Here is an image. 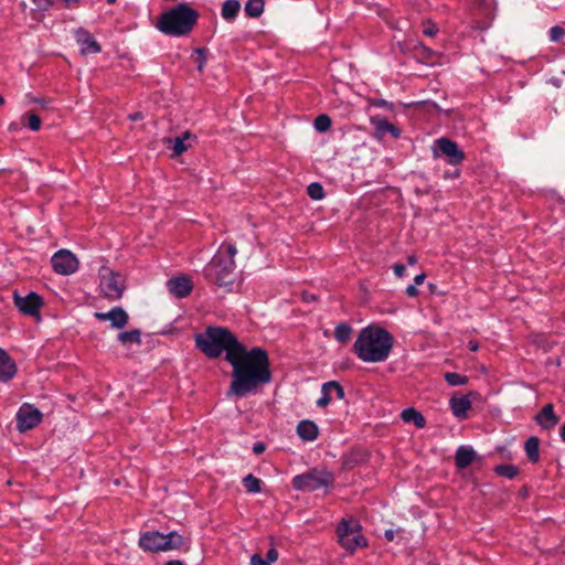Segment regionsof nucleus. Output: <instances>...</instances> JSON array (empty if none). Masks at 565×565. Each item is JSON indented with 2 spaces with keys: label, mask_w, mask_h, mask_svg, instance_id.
<instances>
[{
  "label": "nucleus",
  "mask_w": 565,
  "mask_h": 565,
  "mask_svg": "<svg viewBox=\"0 0 565 565\" xmlns=\"http://www.w3.org/2000/svg\"><path fill=\"white\" fill-rule=\"evenodd\" d=\"M241 10L238 0H226L222 6V17L226 21L234 20Z\"/></svg>",
  "instance_id": "obj_25"
},
{
  "label": "nucleus",
  "mask_w": 565,
  "mask_h": 565,
  "mask_svg": "<svg viewBox=\"0 0 565 565\" xmlns=\"http://www.w3.org/2000/svg\"><path fill=\"white\" fill-rule=\"evenodd\" d=\"M364 459V455L359 451H353L343 458V467L345 469L354 468L359 462Z\"/></svg>",
  "instance_id": "obj_32"
},
{
  "label": "nucleus",
  "mask_w": 565,
  "mask_h": 565,
  "mask_svg": "<svg viewBox=\"0 0 565 565\" xmlns=\"http://www.w3.org/2000/svg\"><path fill=\"white\" fill-rule=\"evenodd\" d=\"M499 476L513 479L519 475V468L514 465H499L494 468Z\"/></svg>",
  "instance_id": "obj_30"
},
{
  "label": "nucleus",
  "mask_w": 565,
  "mask_h": 565,
  "mask_svg": "<svg viewBox=\"0 0 565 565\" xmlns=\"http://www.w3.org/2000/svg\"><path fill=\"white\" fill-rule=\"evenodd\" d=\"M426 278L425 274H419L414 278L415 285H422Z\"/></svg>",
  "instance_id": "obj_45"
},
{
  "label": "nucleus",
  "mask_w": 565,
  "mask_h": 565,
  "mask_svg": "<svg viewBox=\"0 0 565 565\" xmlns=\"http://www.w3.org/2000/svg\"><path fill=\"white\" fill-rule=\"evenodd\" d=\"M468 347L471 351L476 352L479 348L478 343L476 341H469Z\"/></svg>",
  "instance_id": "obj_48"
},
{
  "label": "nucleus",
  "mask_w": 565,
  "mask_h": 565,
  "mask_svg": "<svg viewBox=\"0 0 565 565\" xmlns=\"http://www.w3.org/2000/svg\"><path fill=\"white\" fill-rule=\"evenodd\" d=\"M445 380L451 386L466 385L468 383L467 376L460 375L459 373H455V372L446 373Z\"/></svg>",
  "instance_id": "obj_33"
},
{
  "label": "nucleus",
  "mask_w": 565,
  "mask_h": 565,
  "mask_svg": "<svg viewBox=\"0 0 565 565\" xmlns=\"http://www.w3.org/2000/svg\"><path fill=\"white\" fill-rule=\"evenodd\" d=\"M142 118H143V116H142L141 113H134V114L129 115V119L132 120V121H137V120H140Z\"/></svg>",
  "instance_id": "obj_47"
},
{
  "label": "nucleus",
  "mask_w": 565,
  "mask_h": 565,
  "mask_svg": "<svg viewBox=\"0 0 565 565\" xmlns=\"http://www.w3.org/2000/svg\"><path fill=\"white\" fill-rule=\"evenodd\" d=\"M17 373V365L9 354L0 348V381L8 382Z\"/></svg>",
  "instance_id": "obj_17"
},
{
  "label": "nucleus",
  "mask_w": 565,
  "mask_h": 565,
  "mask_svg": "<svg viewBox=\"0 0 565 565\" xmlns=\"http://www.w3.org/2000/svg\"><path fill=\"white\" fill-rule=\"evenodd\" d=\"M94 317L99 321H110L116 329L125 328L129 320L128 313L121 307H115L108 312H95Z\"/></svg>",
  "instance_id": "obj_13"
},
{
  "label": "nucleus",
  "mask_w": 565,
  "mask_h": 565,
  "mask_svg": "<svg viewBox=\"0 0 565 565\" xmlns=\"http://www.w3.org/2000/svg\"><path fill=\"white\" fill-rule=\"evenodd\" d=\"M243 486L245 487L247 492L258 493L260 492V480L254 477L252 473L247 475L243 479Z\"/></svg>",
  "instance_id": "obj_31"
},
{
  "label": "nucleus",
  "mask_w": 565,
  "mask_h": 565,
  "mask_svg": "<svg viewBox=\"0 0 565 565\" xmlns=\"http://www.w3.org/2000/svg\"><path fill=\"white\" fill-rule=\"evenodd\" d=\"M118 340L122 344H128V343L140 344L141 343V332L138 329L125 331V332H121L118 334Z\"/></svg>",
  "instance_id": "obj_28"
},
{
  "label": "nucleus",
  "mask_w": 565,
  "mask_h": 565,
  "mask_svg": "<svg viewBox=\"0 0 565 565\" xmlns=\"http://www.w3.org/2000/svg\"><path fill=\"white\" fill-rule=\"evenodd\" d=\"M184 539L178 532L162 534L158 531L146 532L139 539V546L146 552H164L180 548Z\"/></svg>",
  "instance_id": "obj_5"
},
{
  "label": "nucleus",
  "mask_w": 565,
  "mask_h": 565,
  "mask_svg": "<svg viewBox=\"0 0 565 565\" xmlns=\"http://www.w3.org/2000/svg\"><path fill=\"white\" fill-rule=\"evenodd\" d=\"M237 250L234 245L221 247L204 269L205 278L218 287L231 290L235 282L234 256Z\"/></svg>",
  "instance_id": "obj_3"
},
{
  "label": "nucleus",
  "mask_w": 565,
  "mask_h": 565,
  "mask_svg": "<svg viewBox=\"0 0 565 565\" xmlns=\"http://www.w3.org/2000/svg\"><path fill=\"white\" fill-rule=\"evenodd\" d=\"M331 126V119L327 115H320L315 120V128L318 131H327Z\"/></svg>",
  "instance_id": "obj_35"
},
{
  "label": "nucleus",
  "mask_w": 565,
  "mask_h": 565,
  "mask_svg": "<svg viewBox=\"0 0 565 565\" xmlns=\"http://www.w3.org/2000/svg\"><path fill=\"white\" fill-rule=\"evenodd\" d=\"M535 420L543 429L550 430L558 424L559 417L555 414L553 404L550 403L537 413Z\"/></svg>",
  "instance_id": "obj_15"
},
{
  "label": "nucleus",
  "mask_w": 565,
  "mask_h": 565,
  "mask_svg": "<svg viewBox=\"0 0 565 565\" xmlns=\"http://www.w3.org/2000/svg\"><path fill=\"white\" fill-rule=\"evenodd\" d=\"M167 288L170 294L177 298L189 296L193 289L192 281L186 276H180L167 281Z\"/></svg>",
  "instance_id": "obj_14"
},
{
  "label": "nucleus",
  "mask_w": 565,
  "mask_h": 565,
  "mask_svg": "<svg viewBox=\"0 0 565 565\" xmlns=\"http://www.w3.org/2000/svg\"><path fill=\"white\" fill-rule=\"evenodd\" d=\"M559 435L562 440L565 443V424L561 427Z\"/></svg>",
  "instance_id": "obj_51"
},
{
  "label": "nucleus",
  "mask_w": 565,
  "mask_h": 565,
  "mask_svg": "<svg viewBox=\"0 0 565 565\" xmlns=\"http://www.w3.org/2000/svg\"><path fill=\"white\" fill-rule=\"evenodd\" d=\"M39 11L45 12L54 6V0H32Z\"/></svg>",
  "instance_id": "obj_39"
},
{
  "label": "nucleus",
  "mask_w": 565,
  "mask_h": 565,
  "mask_svg": "<svg viewBox=\"0 0 565 565\" xmlns=\"http://www.w3.org/2000/svg\"><path fill=\"white\" fill-rule=\"evenodd\" d=\"M401 418L405 423H413L417 428H424L426 425L425 417L419 412L412 407L405 408L401 413Z\"/></svg>",
  "instance_id": "obj_24"
},
{
  "label": "nucleus",
  "mask_w": 565,
  "mask_h": 565,
  "mask_svg": "<svg viewBox=\"0 0 565 565\" xmlns=\"http://www.w3.org/2000/svg\"><path fill=\"white\" fill-rule=\"evenodd\" d=\"M164 565H183V563L179 559H173V561L167 562Z\"/></svg>",
  "instance_id": "obj_50"
},
{
  "label": "nucleus",
  "mask_w": 565,
  "mask_h": 565,
  "mask_svg": "<svg viewBox=\"0 0 565 565\" xmlns=\"http://www.w3.org/2000/svg\"><path fill=\"white\" fill-rule=\"evenodd\" d=\"M332 391L339 399L344 397L343 387L335 381L327 382L322 385V396L317 401L319 407H326L332 399Z\"/></svg>",
  "instance_id": "obj_16"
},
{
  "label": "nucleus",
  "mask_w": 565,
  "mask_h": 565,
  "mask_svg": "<svg viewBox=\"0 0 565 565\" xmlns=\"http://www.w3.org/2000/svg\"><path fill=\"white\" fill-rule=\"evenodd\" d=\"M41 420V412L30 404H23L17 413V428L21 433L34 428Z\"/></svg>",
  "instance_id": "obj_12"
},
{
  "label": "nucleus",
  "mask_w": 565,
  "mask_h": 565,
  "mask_svg": "<svg viewBox=\"0 0 565 565\" xmlns=\"http://www.w3.org/2000/svg\"><path fill=\"white\" fill-rule=\"evenodd\" d=\"M393 343V335L385 329L366 327L360 331L353 351L364 362H383L388 358Z\"/></svg>",
  "instance_id": "obj_2"
},
{
  "label": "nucleus",
  "mask_w": 565,
  "mask_h": 565,
  "mask_svg": "<svg viewBox=\"0 0 565 565\" xmlns=\"http://www.w3.org/2000/svg\"><path fill=\"white\" fill-rule=\"evenodd\" d=\"M393 270L397 277H402L405 273V266L402 264H396L394 265Z\"/></svg>",
  "instance_id": "obj_43"
},
{
  "label": "nucleus",
  "mask_w": 565,
  "mask_h": 565,
  "mask_svg": "<svg viewBox=\"0 0 565 565\" xmlns=\"http://www.w3.org/2000/svg\"><path fill=\"white\" fill-rule=\"evenodd\" d=\"M423 33L426 35V36H434L437 34L438 32V28L436 26V24L430 21V20H427L423 23Z\"/></svg>",
  "instance_id": "obj_38"
},
{
  "label": "nucleus",
  "mask_w": 565,
  "mask_h": 565,
  "mask_svg": "<svg viewBox=\"0 0 565 565\" xmlns=\"http://www.w3.org/2000/svg\"><path fill=\"white\" fill-rule=\"evenodd\" d=\"M526 456L531 462H537L540 459V439L537 437H530L524 446Z\"/></svg>",
  "instance_id": "obj_26"
},
{
  "label": "nucleus",
  "mask_w": 565,
  "mask_h": 565,
  "mask_svg": "<svg viewBox=\"0 0 565 565\" xmlns=\"http://www.w3.org/2000/svg\"><path fill=\"white\" fill-rule=\"evenodd\" d=\"M565 36V29L559 25H554L550 30V40L552 42H561Z\"/></svg>",
  "instance_id": "obj_37"
},
{
  "label": "nucleus",
  "mask_w": 565,
  "mask_h": 565,
  "mask_svg": "<svg viewBox=\"0 0 565 565\" xmlns=\"http://www.w3.org/2000/svg\"><path fill=\"white\" fill-rule=\"evenodd\" d=\"M298 436L305 441H313L318 438V426L311 420H301L297 426Z\"/></svg>",
  "instance_id": "obj_20"
},
{
  "label": "nucleus",
  "mask_w": 565,
  "mask_h": 565,
  "mask_svg": "<svg viewBox=\"0 0 565 565\" xmlns=\"http://www.w3.org/2000/svg\"><path fill=\"white\" fill-rule=\"evenodd\" d=\"M477 457L471 447L460 446L455 456L456 466L460 469L467 468Z\"/></svg>",
  "instance_id": "obj_21"
},
{
  "label": "nucleus",
  "mask_w": 565,
  "mask_h": 565,
  "mask_svg": "<svg viewBox=\"0 0 565 565\" xmlns=\"http://www.w3.org/2000/svg\"><path fill=\"white\" fill-rule=\"evenodd\" d=\"M452 414L458 418H466L467 412L471 408L469 396H452L450 398Z\"/></svg>",
  "instance_id": "obj_19"
},
{
  "label": "nucleus",
  "mask_w": 565,
  "mask_h": 565,
  "mask_svg": "<svg viewBox=\"0 0 565 565\" xmlns=\"http://www.w3.org/2000/svg\"><path fill=\"white\" fill-rule=\"evenodd\" d=\"M195 54L198 55L196 58H195V62L198 64V70L200 72H202L203 67L205 65V62H206L205 50L204 49H196L195 50Z\"/></svg>",
  "instance_id": "obj_40"
},
{
  "label": "nucleus",
  "mask_w": 565,
  "mask_h": 565,
  "mask_svg": "<svg viewBox=\"0 0 565 565\" xmlns=\"http://www.w3.org/2000/svg\"><path fill=\"white\" fill-rule=\"evenodd\" d=\"M433 157H444L449 164L457 166L465 159V152L458 147V145L445 137L435 140L431 147Z\"/></svg>",
  "instance_id": "obj_9"
},
{
  "label": "nucleus",
  "mask_w": 565,
  "mask_h": 565,
  "mask_svg": "<svg viewBox=\"0 0 565 565\" xmlns=\"http://www.w3.org/2000/svg\"><path fill=\"white\" fill-rule=\"evenodd\" d=\"M52 267L60 275H71L78 268V260L67 249H60L51 258Z\"/></svg>",
  "instance_id": "obj_10"
},
{
  "label": "nucleus",
  "mask_w": 565,
  "mask_h": 565,
  "mask_svg": "<svg viewBox=\"0 0 565 565\" xmlns=\"http://www.w3.org/2000/svg\"><path fill=\"white\" fill-rule=\"evenodd\" d=\"M26 119H28V127L32 130V131H38L40 130L41 128V118L34 114V113H28L25 115Z\"/></svg>",
  "instance_id": "obj_36"
},
{
  "label": "nucleus",
  "mask_w": 565,
  "mask_h": 565,
  "mask_svg": "<svg viewBox=\"0 0 565 565\" xmlns=\"http://www.w3.org/2000/svg\"><path fill=\"white\" fill-rule=\"evenodd\" d=\"M4 104V99L3 97L0 95V105H3Z\"/></svg>",
  "instance_id": "obj_52"
},
{
  "label": "nucleus",
  "mask_w": 565,
  "mask_h": 565,
  "mask_svg": "<svg viewBox=\"0 0 565 565\" xmlns=\"http://www.w3.org/2000/svg\"><path fill=\"white\" fill-rule=\"evenodd\" d=\"M264 6L263 0H248L244 10L249 18H258L264 12Z\"/></svg>",
  "instance_id": "obj_27"
},
{
  "label": "nucleus",
  "mask_w": 565,
  "mask_h": 565,
  "mask_svg": "<svg viewBox=\"0 0 565 565\" xmlns=\"http://www.w3.org/2000/svg\"><path fill=\"white\" fill-rule=\"evenodd\" d=\"M266 447H265V444L264 443H256L254 444L253 446V451L254 454L256 455H260L265 451Z\"/></svg>",
  "instance_id": "obj_42"
},
{
  "label": "nucleus",
  "mask_w": 565,
  "mask_h": 565,
  "mask_svg": "<svg viewBox=\"0 0 565 565\" xmlns=\"http://www.w3.org/2000/svg\"><path fill=\"white\" fill-rule=\"evenodd\" d=\"M416 262H417V258H416V256H415V255H409V256L407 257V263H408L409 265H415V264H416Z\"/></svg>",
  "instance_id": "obj_49"
},
{
  "label": "nucleus",
  "mask_w": 565,
  "mask_h": 565,
  "mask_svg": "<svg viewBox=\"0 0 565 565\" xmlns=\"http://www.w3.org/2000/svg\"><path fill=\"white\" fill-rule=\"evenodd\" d=\"M76 41L78 44L82 45L83 53L92 52V53H99L100 52V45L96 42V40L92 36V34L84 30L78 29L76 31Z\"/></svg>",
  "instance_id": "obj_18"
},
{
  "label": "nucleus",
  "mask_w": 565,
  "mask_h": 565,
  "mask_svg": "<svg viewBox=\"0 0 565 565\" xmlns=\"http://www.w3.org/2000/svg\"><path fill=\"white\" fill-rule=\"evenodd\" d=\"M373 122L375 125L374 135L379 139L383 138L386 134H391L394 138L401 136V130L385 119H376Z\"/></svg>",
  "instance_id": "obj_22"
},
{
  "label": "nucleus",
  "mask_w": 565,
  "mask_h": 565,
  "mask_svg": "<svg viewBox=\"0 0 565 565\" xmlns=\"http://www.w3.org/2000/svg\"><path fill=\"white\" fill-rule=\"evenodd\" d=\"M339 543L349 552H354L360 546H365L366 541L361 534V526L354 520H342L337 529Z\"/></svg>",
  "instance_id": "obj_7"
},
{
  "label": "nucleus",
  "mask_w": 565,
  "mask_h": 565,
  "mask_svg": "<svg viewBox=\"0 0 565 565\" xmlns=\"http://www.w3.org/2000/svg\"><path fill=\"white\" fill-rule=\"evenodd\" d=\"M199 19V12L186 3H180L161 14L158 29L168 35L182 36L189 34Z\"/></svg>",
  "instance_id": "obj_4"
},
{
  "label": "nucleus",
  "mask_w": 565,
  "mask_h": 565,
  "mask_svg": "<svg viewBox=\"0 0 565 565\" xmlns=\"http://www.w3.org/2000/svg\"><path fill=\"white\" fill-rule=\"evenodd\" d=\"M195 344L210 359H216L225 351V360L233 366L227 396L244 397L271 380L267 352L258 347L247 351L226 328H206L195 337Z\"/></svg>",
  "instance_id": "obj_1"
},
{
  "label": "nucleus",
  "mask_w": 565,
  "mask_h": 565,
  "mask_svg": "<svg viewBox=\"0 0 565 565\" xmlns=\"http://www.w3.org/2000/svg\"><path fill=\"white\" fill-rule=\"evenodd\" d=\"M384 536L387 541H393L395 537V532L393 530H386Z\"/></svg>",
  "instance_id": "obj_46"
},
{
  "label": "nucleus",
  "mask_w": 565,
  "mask_h": 565,
  "mask_svg": "<svg viewBox=\"0 0 565 565\" xmlns=\"http://www.w3.org/2000/svg\"><path fill=\"white\" fill-rule=\"evenodd\" d=\"M100 289L105 297L111 300H118L122 297L125 290V277L114 271L108 266H102L99 269Z\"/></svg>",
  "instance_id": "obj_8"
},
{
  "label": "nucleus",
  "mask_w": 565,
  "mask_h": 565,
  "mask_svg": "<svg viewBox=\"0 0 565 565\" xmlns=\"http://www.w3.org/2000/svg\"><path fill=\"white\" fill-rule=\"evenodd\" d=\"M333 475L327 470L312 469L292 479V487L300 491H316L332 486Z\"/></svg>",
  "instance_id": "obj_6"
},
{
  "label": "nucleus",
  "mask_w": 565,
  "mask_h": 565,
  "mask_svg": "<svg viewBox=\"0 0 565 565\" xmlns=\"http://www.w3.org/2000/svg\"><path fill=\"white\" fill-rule=\"evenodd\" d=\"M352 333V328L347 323H340L334 330V337L340 343L349 341Z\"/></svg>",
  "instance_id": "obj_29"
},
{
  "label": "nucleus",
  "mask_w": 565,
  "mask_h": 565,
  "mask_svg": "<svg viewBox=\"0 0 565 565\" xmlns=\"http://www.w3.org/2000/svg\"><path fill=\"white\" fill-rule=\"evenodd\" d=\"M193 136L190 131H184L181 136L171 139H166V142L172 143L173 157H179L185 152L191 146L185 145V141L191 139Z\"/></svg>",
  "instance_id": "obj_23"
},
{
  "label": "nucleus",
  "mask_w": 565,
  "mask_h": 565,
  "mask_svg": "<svg viewBox=\"0 0 565 565\" xmlns=\"http://www.w3.org/2000/svg\"><path fill=\"white\" fill-rule=\"evenodd\" d=\"M13 301L21 312L32 317H39V310L44 305L42 297L36 292H30L23 297L18 291H14Z\"/></svg>",
  "instance_id": "obj_11"
},
{
  "label": "nucleus",
  "mask_w": 565,
  "mask_h": 565,
  "mask_svg": "<svg viewBox=\"0 0 565 565\" xmlns=\"http://www.w3.org/2000/svg\"><path fill=\"white\" fill-rule=\"evenodd\" d=\"M406 295L408 297H416L418 295V290H417L416 286L415 285H409L406 288Z\"/></svg>",
  "instance_id": "obj_44"
},
{
  "label": "nucleus",
  "mask_w": 565,
  "mask_h": 565,
  "mask_svg": "<svg viewBox=\"0 0 565 565\" xmlns=\"http://www.w3.org/2000/svg\"><path fill=\"white\" fill-rule=\"evenodd\" d=\"M307 193L313 200H321L324 196L323 188L318 182L309 184L307 188Z\"/></svg>",
  "instance_id": "obj_34"
},
{
  "label": "nucleus",
  "mask_w": 565,
  "mask_h": 565,
  "mask_svg": "<svg viewBox=\"0 0 565 565\" xmlns=\"http://www.w3.org/2000/svg\"><path fill=\"white\" fill-rule=\"evenodd\" d=\"M278 558V552L276 548H270L268 552H267V555H266V562H269V565H271V563L276 562Z\"/></svg>",
  "instance_id": "obj_41"
}]
</instances>
